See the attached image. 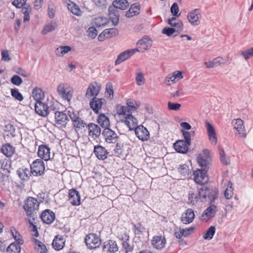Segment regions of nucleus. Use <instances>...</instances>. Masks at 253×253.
Listing matches in <instances>:
<instances>
[{"label":"nucleus","instance_id":"obj_1","mask_svg":"<svg viewBox=\"0 0 253 253\" xmlns=\"http://www.w3.org/2000/svg\"><path fill=\"white\" fill-rule=\"evenodd\" d=\"M198 197L202 202L211 203L217 198L218 195L215 189L203 186L199 190Z\"/></svg>","mask_w":253,"mask_h":253},{"label":"nucleus","instance_id":"obj_2","mask_svg":"<svg viewBox=\"0 0 253 253\" xmlns=\"http://www.w3.org/2000/svg\"><path fill=\"white\" fill-rule=\"evenodd\" d=\"M39 203L37 199L29 197L25 201L23 209L28 217H32L34 219L35 214L34 212L38 210Z\"/></svg>","mask_w":253,"mask_h":253},{"label":"nucleus","instance_id":"obj_3","mask_svg":"<svg viewBox=\"0 0 253 253\" xmlns=\"http://www.w3.org/2000/svg\"><path fill=\"white\" fill-rule=\"evenodd\" d=\"M84 242L87 248L90 250L99 248L101 244L100 237L94 233L87 235L84 238Z\"/></svg>","mask_w":253,"mask_h":253},{"label":"nucleus","instance_id":"obj_4","mask_svg":"<svg viewBox=\"0 0 253 253\" xmlns=\"http://www.w3.org/2000/svg\"><path fill=\"white\" fill-rule=\"evenodd\" d=\"M58 94L64 100L70 101L73 96V89L68 84H60L57 86Z\"/></svg>","mask_w":253,"mask_h":253},{"label":"nucleus","instance_id":"obj_5","mask_svg":"<svg viewBox=\"0 0 253 253\" xmlns=\"http://www.w3.org/2000/svg\"><path fill=\"white\" fill-rule=\"evenodd\" d=\"M30 169L34 176L42 175L45 170L44 163L41 159H36L30 165Z\"/></svg>","mask_w":253,"mask_h":253},{"label":"nucleus","instance_id":"obj_6","mask_svg":"<svg viewBox=\"0 0 253 253\" xmlns=\"http://www.w3.org/2000/svg\"><path fill=\"white\" fill-rule=\"evenodd\" d=\"M209 159L210 151L208 149H204L202 153L199 155L197 158L198 163L201 167V169H209Z\"/></svg>","mask_w":253,"mask_h":253},{"label":"nucleus","instance_id":"obj_7","mask_svg":"<svg viewBox=\"0 0 253 253\" xmlns=\"http://www.w3.org/2000/svg\"><path fill=\"white\" fill-rule=\"evenodd\" d=\"M208 170L204 169H197L194 171V179L197 184L203 185L208 181Z\"/></svg>","mask_w":253,"mask_h":253},{"label":"nucleus","instance_id":"obj_8","mask_svg":"<svg viewBox=\"0 0 253 253\" xmlns=\"http://www.w3.org/2000/svg\"><path fill=\"white\" fill-rule=\"evenodd\" d=\"M35 110L37 114L42 117H46L49 113V104L45 100L36 102Z\"/></svg>","mask_w":253,"mask_h":253},{"label":"nucleus","instance_id":"obj_9","mask_svg":"<svg viewBox=\"0 0 253 253\" xmlns=\"http://www.w3.org/2000/svg\"><path fill=\"white\" fill-rule=\"evenodd\" d=\"M102 134L105 141L109 143H115L117 141L119 138L117 134L109 127L104 128Z\"/></svg>","mask_w":253,"mask_h":253},{"label":"nucleus","instance_id":"obj_10","mask_svg":"<svg viewBox=\"0 0 253 253\" xmlns=\"http://www.w3.org/2000/svg\"><path fill=\"white\" fill-rule=\"evenodd\" d=\"M201 10L199 8H196L189 12L187 16L188 22L193 26H197L200 24V18Z\"/></svg>","mask_w":253,"mask_h":253},{"label":"nucleus","instance_id":"obj_11","mask_svg":"<svg viewBox=\"0 0 253 253\" xmlns=\"http://www.w3.org/2000/svg\"><path fill=\"white\" fill-rule=\"evenodd\" d=\"M217 211V207L214 204L211 205L203 212L201 220L208 221L214 217Z\"/></svg>","mask_w":253,"mask_h":253},{"label":"nucleus","instance_id":"obj_12","mask_svg":"<svg viewBox=\"0 0 253 253\" xmlns=\"http://www.w3.org/2000/svg\"><path fill=\"white\" fill-rule=\"evenodd\" d=\"M88 129V134L89 137L93 140L99 138L101 134V128L99 126L93 123H90L87 125Z\"/></svg>","mask_w":253,"mask_h":253},{"label":"nucleus","instance_id":"obj_13","mask_svg":"<svg viewBox=\"0 0 253 253\" xmlns=\"http://www.w3.org/2000/svg\"><path fill=\"white\" fill-rule=\"evenodd\" d=\"M137 51H138L137 48H134L132 49H128L121 52L118 55V57L115 62V65H119L122 62L130 58Z\"/></svg>","mask_w":253,"mask_h":253},{"label":"nucleus","instance_id":"obj_14","mask_svg":"<svg viewBox=\"0 0 253 253\" xmlns=\"http://www.w3.org/2000/svg\"><path fill=\"white\" fill-rule=\"evenodd\" d=\"M54 114L56 124L60 126L65 127L69 121L67 114L63 111H56Z\"/></svg>","mask_w":253,"mask_h":253},{"label":"nucleus","instance_id":"obj_15","mask_svg":"<svg viewBox=\"0 0 253 253\" xmlns=\"http://www.w3.org/2000/svg\"><path fill=\"white\" fill-rule=\"evenodd\" d=\"M135 133L138 138L143 141L149 138V132L147 129L143 126H137L134 129Z\"/></svg>","mask_w":253,"mask_h":253},{"label":"nucleus","instance_id":"obj_16","mask_svg":"<svg viewBox=\"0 0 253 253\" xmlns=\"http://www.w3.org/2000/svg\"><path fill=\"white\" fill-rule=\"evenodd\" d=\"M38 156L42 159L47 161L50 159V149L46 145H41L38 147Z\"/></svg>","mask_w":253,"mask_h":253},{"label":"nucleus","instance_id":"obj_17","mask_svg":"<svg viewBox=\"0 0 253 253\" xmlns=\"http://www.w3.org/2000/svg\"><path fill=\"white\" fill-rule=\"evenodd\" d=\"M69 201L73 206H78L81 204V196L79 192L75 189L69 190Z\"/></svg>","mask_w":253,"mask_h":253},{"label":"nucleus","instance_id":"obj_18","mask_svg":"<svg viewBox=\"0 0 253 253\" xmlns=\"http://www.w3.org/2000/svg\"><path fill=\"white\" fill-rule=\"evenodd\" d=\"M190 145H188L187 142H185L183 140H178L173 144V146L177 152L185 154L188 152Z\"/></svg>","mask_w":253,"mask_h":253},{"label":"nucleus","instance_id":"obj_19","mask_svg":"<svg viewBox=\"0 0 253 253\" xmlns=\"http://www.w3.org/2000/svg\"><path fill=\"white\" fill-rule=\"evenodd\" d=\"M41 218L44 223L49 224L55 220V215L52 211L47 209L42 212Z\"/></svg>","mask_w":253,"mask_h":253},{"label":"nucleus","instance_id":"obj_20","mask_svg":"<svg viewBox=\"0 0 253 253\" xmlns=\"http://www.w3.org/2000/svg\"><path fill=\"white\" fill-rule=\"evenodd\" d=\"M93 153L100 160H104L107 159L108 154V152L105 148L99 145L94 146Z\"/></svg>","mask_w":253,"mask_h":253},{"label":"nucleus","instance_id":"obj_21","mask_svg":"<svg viewBox=\"0 0 253 253\" xmlns=\"http://www.w3.org/2000/svg\"><path fill=\"white\" fill-rule=\"evenodd\" d=\"M105 102V100L103 98H98L94 97L90 101L89 105L95 113H98L99 111L101 109Z\"/></svg>","mask_w":253,"mask_h":253},{"label":"nucleus","instance_id":"obj_22","mask_svg":"<svg viewBox=\"0 0 253 253\" xmlns=\"http://www.w3.org/2000/svg\"><path fill=\"white\" fill-rule=\"evenodd\" d=\"M109 19L112 21L113 24L116 26L119 22V13L117 9L113 5H111L108 8Z\"/></svg>","mask_w":253,"mask_h":253},{"label":"nucleus","instance_id":"obj_23","mask_svg":"<svg viewBox=\"0 0 253 253\" xmlns=\"http://www.w3.org/2000/svg\"><path fill=\"white\" fill-rule=\"evenodd\" d=\"M16 172L19 177L22 180L28 181L32 174V172L29 168L24 166L19 168Z\"/></svg>","mask_w":253,"mask_h":253},{"label":"nucleus","instance_id":"obj_24","mask_svg":"<svg viewBox=\"0 0 253 253\" xmlns=\"http://www.w3.org/2000/svg\"><path fill=\"white\" fill-rule=\"evenodd\" d=\"M232 124L234 128L237 130L239 133L243 137H246L245 127L243 121L241 119H236L232 120Z\"/></svg>","mask_w":253,"mask_h":253},{"label":"nucleus","instance_id":"obj_25","mask_svg":"<svg viewBox=\"0 0 253 253\" xmlns=\"http://www.w3.org/2000/svg\"><path fill=\"white\" fill-rule=\"evenodd\" d=\"M151 242L153 247L159 250L164 248L166 244V239L162 236L153 237Z\"/></svg>","mask_w":253,"mask_h":253},{"label":"nucleus","instance_id":"obj_26","mask_svg":"<svg viewBox=\"0 0 253 253\" xmlns=\"http://www.w3.org/2000/svg\"><path fill=\"white\" fill-rule=\"evenodd\" d=\"M206 126L210 141L214 145L216 144L217 143V137L213 126L208 122H206Z\"/></svg>","mask_w":253,"mask_h":253},{"label":"nucleus","instance_id":"obj_27","mask_svg":"<svg viewBox=\"0 0 253 253\" xmlns=\"http://www.w3.org/2000/svg\"><path fill=\"white\" fill-rule=\"evenodd\" d=\"M195 218V214L191 209H187L182 215L181 220L184 224L192 222Z\"/></svg>","mask_w":253,"mask_h":253},{"label":"nucleus","instance_id":"obj_28","mask_svg":"<svg viewBox=\"0 0 253 253\" xmlns=\"http://www.w3.org/2000/svg\"><path fill=\"white\" fill-rule=\"evenodd\" d=\"M103 250L104 252L114 253L118 251V247L115 241L110 240L104 242Z\"/></svg>","mask_w":253,"mask_h":253},{"label":"nucleus","instance_id":"obj_29","mask_svg":"<svg viewBox=\"0 0 253 253\" xmlns=\"http://www.w3.org/2000/svg\"><path fill=\"white\" fill-rule=\"evenodd\" d=\"M125 119L124 122L128 126L129 130H134L135 128L137 127V120L131 114H128Z\"/></svg>","mask_w":253,"mask_h":253},{"label":"nucleus","instance_id":"obj_30","mask_svg":"<svg viewBox=\"0 0 253 253\" xmlns=\"http://www.w3.org/2000/svg\"><path fill=\"white\" fill-rule=\"evenodd\" d=\"M2 152L6 157H11L15 152V148L9 143L2 145L0 149Z\"/></svg>","mask_w":253,"mask_h":253},{"label":"nucleus","instance_id":"obj_31","mask_svg":"<svg viewBox=\"0 0 253 253\" xmlns=\"http://www.w3.org/2000/svg\"><path fill=\"white\" fill-rule=\"evenodd\" d=\"M65 244L64 238L61 236L57 235L54 238L52 245L53 248L57 251L63 249Z\"/></svg>","mask_w":253,"mask_h":253},{"label":"nucleus","instance_id":"obj_32","mask_svg":"<svg viewBox=\"0 0 253 253\" xmlns=\"http://www.w3.org/2000/svg\"><path fill=\"white\" fill-rule=\"evenodd\" d=\"M32 94L33 97L36 102L45 100L44 93L42 89L35 88L33 90Z\"/></svg>","mask_w":253,"mask_h":253},{"label":"nucleus","instance_id":"obj_33","mask_svg":"<svg viewBox=\"0 0 253 253\" xmlns=\"http://www.w3.org/2000/svg\"><path fill=\"white\" fill-rule=\"evenodd\" d=\"M129 5V3L126 0H114L112 2V5L117 9H126L128 7Z\"/></svg>","mask_w":253,"mask_h":253},{"label":"nucleus","instance_id":"obj_34","mask_svg":"<svg viewBox=\"0 0 253 253\" xmlns=\"http://www.w3.org/2000/svg\"><path fill=\"white\" fill-rule=\"evenodd\" d=\"M139 9V5L138 3H135L131 4L130 7L126 14V17L130 18L138 14Z\"/></svg>","mask_w":253,"mask_h":253},{"label":"nucleus","instance_id":"obj_35","mask_svg":"<svg viewBox=\"0 0 253 253\" xmlns=\"http://www.w3.org/2000/svg\"><path fill=\"white\" fill-rule=\"evenodd\" d=\"M93 22L97 27H101L106 26L109 23V20L106 17L99 16L95 18Z\"/></svg>","mask_w":253,"mask_h":253},{"label":"nucleus","instance_id":"obj_36","mask_svg":"<svg viewBox=\"0 0 253 253\" xmlns=\"http://www.w3.org/2000/svg\"><path fill=\"white\" fill-rule=\"evenodd\" d=\"M223 63L224 62L223 58L221 57H217L213 59L212 61L205 62L204 64L206 65L207 68H211L215 66H217Z\"/></svg>","mask_w":253,"mask_h":253},{"label":"nucleus","instance_id":"obj_37","mask_svg":"<svg viewBox=\"0 0 253 253\" xmlns=\"http://www.w3.org/2000/svg\"><path fill=\"white\" fill-rule=\"evenodd\" d=\"M99 93V90L92 84H90L87 89L85 97L89 98L92 96H96Z\"/></svg>","mask_w":253,"mask_h":253},{"label":"nucleus","instance_id":"obj_38","mask_svg":"<svg viewBox=\"0 0 253 253\" xmlns=\"http://www.w3.org/2000/svg\"><path fill=\"white\" fill-rule=\"evenodd\" d=\"M97 122L98 124L104 128L109 127L110 126V121L108 118L103 114H101L99 115Z\"/></svg>","mask_w":253,"mask_h":253},{"label":"nucleus","instance_id":"obj_39","mask_svg":"<svg viewBox=\"0 0 253 253\" xmlns=\"http://www.w3.org/2000/svg\"><path fill=\"white\" fill-rule=\"evenodd\" d=\"M137 45L142 46V48L145 50L149 49L152 45V41L148 38H144L138 41Z\"/></svg>","mask_w":253,"mask_h":253},{"label":"nucleus","instance_id":"obj_40","mask_svg":"<svg viewBox=\"0 0 253 253\" xmlns=\"http://www.w3.org/2000/svg\"><path fill=\"white\" fill-rule=\"evenodd\" d=\"M68 8L73 14L77 16L82 15V11L78 5L75 3L72 2L71 3H68Z\"/></svg>","mask_w":253,"mask_h":253},{"label":"nucleus","instance_id":"obj_41","mask_svg":"<svg viewBox=\"0 0 253 253\" xmlns=\"http://www.w3.org/2000/svg\"><path fill=\"white\" fill-rule=\"evenodd\" d=\"M71 50V48L69 46H63L58 47L56 49L55 53L58 56H62L65 55Z\"/></svg>","mask_w":253,"mask_h":253},{"label":"nucleus","instance_id":"obj_42","mask_svg":"<svg viewBox=\"0 0 253 253\" xmlns=\"http://www.w3.org/2000/svg\"><path fill=\"white\" fill-rule=\"evenodd\" d=\"M57 27V23L54 21H51L50 24L46 25L42 31L43 35H45L48 33L51 32L55 29Z\"/></svg>","mask_w":253,"mask_h":253},{"label":"nucleus","instance_id":"obj_43","mask_svg":"<svg viewBox=\"0 0 253 253\" xmlns=\"http://www.w3.org/2000/svg\"><path fill=\"white\" fill-rule=\"evenodd\" d=\"M180 131L185 139L184 141L186 142L188 145H191V138L194 136L195 132L194 131H188L183 129H181Z\"/></svg>","mask_w":253,"mask_h":253},{"label":"nucleus","instance_id":"obj_44","mask_svg":"<svg viewBox=\"0 0 253 253\" xmlns=\"http://www.w3.org/2000/svg\"><path fill=\"white\" fill-rule=\"evenodd\" d=\"M6 252L8 253H20L21 247L15 243H12L7 248Z\"/></svg>","mask_w":253,"mask_h":253},{"label":"nucleus","instance_id":"obj_45","mask_svg":"<svg viewBox=\"0 0 253 253\" xmlns=\"http://www.w3.org/2000/svg\"><path fill=\"white\" fill-rule=\"evenodd\" d=\"M114 153L116 156L121 157L123 155L124 144L121 142L116 143V147L114 150Z\"/></svg>","mask_w":253,"mask_h":253},{"label":"nucleus","instance_id":"obj_46","mask_svg":"<svg viewBox=\"0 0 253 253\" xmlns=\"http://www.w3.org/2000/svg\"><path fill=\"white\" fill-rule=\"evenodd\" d=\"M219 154L220 155V160L222 164L227 165L230 164V160L228 157H226L223 149L219 147Z\"/></svg>","mask_w":253,"mask_h":253},{"label":"nucleus","instance_id":"obj_47","mask_svg":"<svg viewBox=\"0 0 253 253\" xmlns=\"http://www.w3.org/2000/svg\"><path fill=\"white\" fill-rule=\"evenodd\" d=\"M74 127H76L77 130H80L87 126L86 123L81 118H79L74 123H73Z\"/></svg>","mask_w":253,"mask_h":253},{"label":"nucleus","instance_id":"obj_48","mask_svg":"<svg viewBox=\"0 0 253 253\" xmlns=\"http://www.w3.org/2000/svg\"><path fill=\"white\" fill-rule=\"evenodd\" d=\"M233 195V188L231 181L228 183V186L224 192V196L227 199H231Z\"/></svg>","mask_w":253,"mask_h":253},{"label":"nucleus","instance_id":"obj_49","mask_svg":"<svg viewBox=\"0 0 253 253\" xmlns=\"http://www.w3.org/2000/svg\"><path fill=\"white\" fill-rule=\"evenodd\" d=\"M215 232V227L214 226H211L206 231L203 236L206 240H211Z\"/></svg>","mask_w":253,"mask_h":253},{"label":"nucleus","instance_id":"obj_50","mask_svg":"<svg viewBox=\"0 0 253 253\" xmlns=\"http://www.w3.org/2000/svg\"><path fill=\"white\" fill-rule=\"evenodd\" d=\"M10 91L11 96L14 98L15 99L19 101H21L23 100V96L22 94L19 91L18 89L16 88H11Z\"/></svg>","mask_w":253,"mask_h":253},{"label":"nucleus","instance_id":"obj_51","mask_svg":"<svg viewBox=\"0 0 253 253\" xmlns=\"http://www.w3.org/2000/svg\"><path fill=\"white\" fill-rule=\"evenodd\" d=\"M144 229V228L143 226L140 223H138L136 224H132V230L135 235L141 234L142 233Z\"/></svg>","mask_w":253,"mask_h":253},{"label":"nucleus","instance_id":"obj_52","mask_svg":"<svg viewBox=\"0 0 253 253\" xmlns=\"http://www.w3.org/2000/svg\"><path fill=\"white\" fill-rule=\"evenodd\" d=\"M126 105L127 106L126 107L129 109L130 112V111H135L139 107V105L134 100L132 99L127 100Z\"/></svg>","mask_w":253,"mask_h":253},{"label":"nucleus","instance_id":"obj_53","mask_svg":"<svg viewBox=\"0 0 253 253\" xmlns=\"http://www.w3.org/2000/svg\"><path fill=\"white\" fill-rule=\"evenodd\" d=\"M11 233L13 235V237H14L15 241L16 242V244L18 246L22 245L24 243V241L23 239L19 238V233L15 229L14 230V231L11 230Z\"/></svg>","mask_w":253,"mask_h":253},{"label":"nucleus","instance_id":"obj_54","mask_svg":"<svg viewBox=\"0 0 253 253\" xmlns=\"http://www.w3.org/2000/svg\"><path fill=\"white\" fill-rule=\"evenodd\" d=\"M179 11V9L177 3H173L170 7V12L172 15L175 17H178L180 14V13H178Z\"/></svg>","mask_w":253,"mask_h":253},{"label":"nucleus","instance_id":"obj_55","mask_svg":"<svg viewBox=\"0 0 253 253\" xmlns=\"http://www.w3.org/2000/svg\"><path fill=\"white\" fill-rule=\"evenodd\" d=\"M135 81L138 85H142L145 83V78L142 73H137L135 77Z\"/></svg>","mask_w":253,"mask_h":253},{"label":"nucleus","instance_id":"obj_56","mask_svg":"<svg viewBox=\"0 0 253 253\" xmlns=\"http://www.w3.org/2000/svg\"><path fill=\"white\" fill-rule=\"evenodd\" d=\"M4 130L5 131L9 132L11 137H14L15 136V128L12 125L9 124L5 125Z\"/></svg>","mask_w":253,"mask_h":253},{"label":"nucleus","instance_id":"obj_57","mask_svg":"<svg viewBox=\"0 0 253 253\" xmlns=\"http://www.w3.org/2000/svg\"><path fill=\"white\" fill-rule=\"evenodd\" d=\"M181 107V104L178 103L168 102V108L169 110L178 111Z\"/></svg>","mask_w":253,"mask_h":253},{"label":"nucleus","instance_id":"obj_58","mask_svg":"<svg viewBox=\"0 0 253 253\" xmlns=\"http://www.w3.org/2000/svg\"><path fill=\"white\" fill-rule=\"evenodd\" d=\"M10 81L11 83L15 85L19 86L22 83V79L18 75L13 76Z\"/></svg>","mask_w":253,"mask_h":253},{"label":"nucleus","instance_id":"obj_59","mask_svg":"<svg viewBox=\"0 0 253 253\" xmlns=\"http://www.w3.org/2000/svg\"><path fill=\"white\" fill-rule=\"evenodd\" d=\"M241 55H243L245 59H248L251 57L253 56V48L242 51Z\"/></svg>","mask_w":253,"mask_h":253},{"label":"nucleus","instance_id":"obj_60","mask_svg":"<svg viewBox=\"0 0 253 253\" xmlns=\"http://www.w3.org/2000/svg\"><path fill=\"white\" fill-rule=\"evenodd\" d=\"M170 25L178 32H181L183 29V23L180 21L178 22H171V25Z\"/></svg>","mask_w":253,"mask_h":253},{"label":"nucleus","instance_id":"obj_61","mask_svg":"<svg viewBox=\"0 0 253 253\" xmlns=\"http://www.w3.org/2000/svg\"><path fill=\"white\" fill-rule=\"evenodd\" d=\"M175 32H176V31L173 28L165 27L163 29L162 33L163 34L166 35L167 36L170 37L172 36Z\"/></svg>","mask_w":253,"mask_h":253},{"label":"nucleus","instance_id":"obj_62","mask_svg":"<svg viewBox=\"0 0 253 253\" xmlns=\"http://www.w3.org/2000/svg\"><path fill=\"white\" fill-rule=\"evenodd\" d=\"M106 93L109 94V97L112 99L113 97L114 90L112 84L110 83H108L106 85Z\"/></svg>","mask_w":253,"mask_h":253},{"label":"nucleus","instance_id":"obj_63","mask_svg":"<svg viewBox=\"0 0 253 253\" xmlns=\"http://www.w3.org/2000/svg\"><path fill=\"white\" fill-rule=\"evenodd\" d=\"M189 167L187 165L184 164L182 165H180V167L178 168V171L183 175H185L189 173Z\"/></svg>","mask_w":253,"mask_h":253},{"label":"nucleus","instance_id":"obj_64","mask_svg":"<svg viewBox=\"0 0 253 253\" xmlns=\"http://www.w3.org/2000/svg\"><path fill=\"white\" fill-rule=\"evenodd\" d=\"M87 32L89 37L92 39H94L97 35V30L95 28L93 27H89L88 29Z\"/></svg>","mask_w":253,"mask_h":253}]
</instances>
